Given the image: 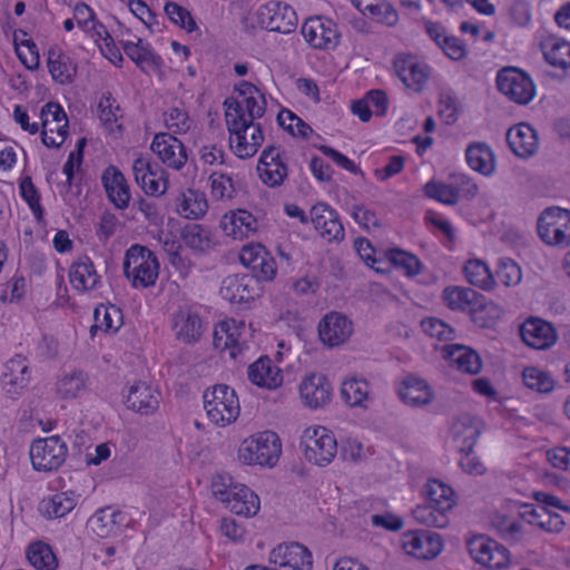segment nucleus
Masks as SVG:
<instances>
[{
    "instance_id": "nucleus-1",
    "label": "nucleus",
    "mask_w": 570,
    "mask_h": 570,
    "mask_svg": "<svg viewBox=\"0 0 570 570\" xmlns=\"http://www.w3.org/2000/svg\"><path fill=\"white\" fill-rule=\"evenodd\" d=\"M239 98L224 101L226 125L232 151L240 159L250 158L264 141L262 125L256 120L266 110L264 94L248 81L236 86Z\"/></svg>"
},
{
    "instance_id": "nucleus-2",
    "label": "nucleus",
    "mask_w": 570,
    "mask_h": 570,
    "mask_svg": "<svg viewBox=\"0 0 570 570\" xmlns=\"http://www.w3.org/2000/svg\"><path fill=\"white\" fill-rule=\"evenodd\" d=\"M124 273L135 288H147L155 285L159 275V263L156 255L141 245L130 246L125 255Z\"/></svg>"
},
{
    "instance_id": "nucleus-3",
    "label": "nucleus",
    "mask_w": 570,
    "mask_h": 570,
    "mask_svg": "<svg viewBox=\"0 0 570 570\" xmlns=\"http://www.w3.org/2000/svg\"><path fill=\"white\" fill-rule=\"evenodd\" d=\"M282 444L278 435L264 431L245 439L238 449V459L245 464L274 466L281 455Z\"/></svg>"
},
{
    "instance_id": "nucleus-4",
    "label": "nucleus",
    "mask_w": 570,
    "mask_h": 570,
    "mask_svg": "<svg viewBox=\"0 0 570 570\" xmlns=\"http://www.w3.org/2000/svg\"><path fill=\"white\" fill-rule=\"evenodd\" d=\"M204 409L208 419L216 425L233 423L239 415V401L236 392L226 384H217L203 395Z\"/></svg>"
},
{
    "instance_id": "nucleus-5",
    "label": "nucleus",
    "mask_w": 570,
    "mask_h": 570,
    "mask_svg": "<svg viewBox=\"0 0 570 570\" xmlns=\"http://www.w3.org/2000/svg\"><path fill=\"white\" fill-rule=\"evenodd\" d=\"M537 234L549 246H570V210L561 207L546 208L537 219Z\"/></svg>"
},
{
    "instance_id": "nucleus-6",
    "label": "nucleus",
    "mask_w": 570,
    "mask_h": 570,
    "mask_svg": "<svg viewBox=\"0 0 570 570\" xmlns=\"http://www.w3.org/2000/svg\"><path fill=\"white\" fill-rule=\"evenodd\" d=\"M301 446L305 459L320 466L331 463L337 453L336 439L324 426L305 429L301 438Z\"/></svg>"
},
{
    "instance_id": "nucleus-7",
    "label": "nucleus",
    "mask_w": 570,
    "mask_h": 570,
    "mask_svg": "<svg viewBox=\"0 0 570 570\" xmlns=\"http://www.w3.org/2000/svg\"><path fill=\"white\" fill-rule=\"evenodd\" d=\"M67 453V444L58 435L36 440L29 451L33 469L43 472L57 470Z\"/></svg>"
},
{
    "instance_id": "nucleus-8",
    "label": "nucleus",
    "mask_w": 570,
    "mask_h": 570,
    "mask_svg": "<svg viewBox=\"0 0 570 570\" xmlns=\"http://www.w3.org/2000/svg\"><path fill=\"white\" fill-rule=\"evenodd\" d=\"M540 50L546 65L547 76L552 79L563 80L570 70V42L554 36L542 38Z\"/></svg>"
},
{
    "instance_id": "nucleus-9",
    "label": "nucleus",
    "mask_w": 570,
    "mask_h": 570,
    "mask_svg": "<svg viewBox=\"0 0 570 570\" xmlns=\"http://www.w3.org/2000/svg\"><path fill=\"white\" fill-rule=\"evenodd\" d=\"M468 548L471 557L489 569L501 570L510 563L509 550L488 537H474L468 542Z\"/></svg>"
},
{
    "instance_id": "nucleus-10",
    "label": "nucleus",
    "mask_w": 570,
    "mask_h": 570,
    "mask_svg": "<svg viewBox=\"0 0 570 570\" xmlns=\"http://www.w3.org/2000/svg\"><path fill=\"white\" fill-rule=\"evenodd\" d=\"M497 87L500 92L520 105L529 102L534 94L530 77L514 67H505L498 72Z\"/></svg>"
},
{
    "instance_id": "nucleus-11",
    "label": "nucleus",
    "mask_w": 570,
    "mask_h": 570,
    "mask_svg": "<svg viewBox=\"0 0 570 570\" xmlns=\"http://www.w3.org/2000/svg\"><path fill=\"white\" fill-rule=\"evenodd\" d=\"M256 16L257 23L268 31L291 33L297 26L296 12L286 3L268 2L258 9Z\"/></svg>"
},
{
    "instance_id": "nucleus-12",
    "label": "nucleus",
    "mask_w": 570,
    "mask_h": 570,
    "mask_svg": "<svg viewBox=\"0 0 570 570\" xmlns=\"http://www.w3.org/2000/svg\"><path fill=\"white\" fill-rule=\"evenodd\" d=\"M302 35L315 49L331 50L336 48L341 35L336 23L324 17H311L302 26Z\"/></svg>"
},
{
    "instance_id": "nucleus-13",
    "label": "nucleus",
    "mask_w": 570,
    "mask_h": 570,
    "mask_svg": "<svg viewBox=\"0 0 570 570\" xmlns=\"http://www.w3.org/2000/svg\"><path fill=\"white\" fill-rule=\"evenodd\" d=\"M287 156L279 147L267 146L258 160L261 180L268 187H279L288 176Z\"/></svg>"
},
{
    "instance_id": "nucleus-14",
    "label": "nucleus",
    "mask_w": 570,
    "mask_h": 570,
    "mask_svg": "<svg viewBox=\"0 0 570 570\" xmlns=\"http://www.w3.org/2000/svg\"><path fill=\"white\" fill-rule=\"evenodd\" d=\"M514 513L531 524L534 517V508L528 503L510 501L507 503L505 511L493 515L492 525L504 539H518L521 534V525L515 520Z\"/></svg>"
},
{
    "instance_id": "nucleus-15",
    "label": "nucleus",
    "mask_w": 570,
    "mask_h": 570,
    "mask_svg": "<svg viewBox=\"0 0 570 570\" xmlns=\"http://www.w3.org/2000/svg\"><path fill=\"white\" fill-rule=\"evenodd\" d=\"M132 171L137 185L150 196H161L168 187L165 170L145 157H138L132 164Z\"/></svg>"
},
{
    "instance_id": "nucleus-16",
    "label": "nucleus",
    "mask_w": 570,
    "mask_h": 570,
    "mask_svg": "<svg viewBox=\"0 0 570 570\" xmlns=\"http://www.w3.org/2000/svg\"><path fill=\"white\" fill-rule=\"evenodd\" d=\"M402 547L407 554L417 559H433L442 551L443 543L436 532L414 530L403 534Z\"/></svg>"
},
{
    "instance_id": "nucleus-17",
    "label": "nucleus",
    "mask_w": 570,
    "mask_h": 570,
    "mask_svg": "<svg viewBox=\"0 0 570 570\" xmlns=\"http://www.w3.org/2000/svg\"><path fill=\"white\" fill-rule=\"evenodd\" d=\"M269 561L279 570H312V553L297 542L283 543L274 548Z\"/></svg>"
},
{
    "instance_id": "nucleus-18",
    "label": "nucleus",
    "mask_w": 570,
    "mask_h": 570,
    "mask_svg": "<svg viewBox=\"0 0 570 570\" xmlns=\"http://www.w3.org/2000/svg\"><path fill=\"white\" fill-rule=\"evenodd\" d=\"M318 336L323 344L335 347L344 344L353 334V322L338 312L327 313L318 323Z\"/></svg>"
},
{
    "instance_id": "nucleus-19",
    "label": "nucleus",
    "mask_w": 570,
    "mask_h": 570,
    "mask_svg": "<svg viewBox=\"0 0 570 570\" xmlns=\"http://www.w3.org/2000/svg\"><path fill=\"white\" fill-rule=\"evenodd\" d=\"M150 148L163 164L175 170L181 169L187 163L188 156L184 144L168 132L155 135Z\"/></svg>"
},
{
    "instance_id": "nucleus-20",
    "label": "nucleus",
    "mask_w": 570,
    "mask_h": 570,
    "mask_svg": "<svg viewBox=\"0 0 570 570\" xmlns=\"http://www.w3.org/2000/svg\"><path fill=\"white\" fill-rule=\"evenodd\" d=\"M394 69L401 81L414 91H421L430 77V67L410 55H399L394 59Z\"/></svg>"
},
{
    "instance_id": "nucleus-21",
    "label": "nucleus",
    "mask_w": 570,
    "mask_h": 570,
    "mask_svg": "<svg viewBox=\"0 0 570 570\" xmlns=\"http://www.w3.org/2000/svg\"><path fill=\"white\" fill-rule=\"evenodd\" d=\"M311 222L327 242L344 238V227L338 214L325 203H317L311 208Z\"/></svg>"
},
{
    "instance_id": "nucleus-22",
    "label": "nucleus",
    "mask_w": 570,
    "mask_h": 570,
    "mask_svg": "<svg viewBox=\"0 0 570 570\" xmlns=\"http://www.w3.org/2000/svg\"><path fill=\"white\" fill-rule=\"evenodd\" d=\"M101 181L107 197L117 209H126L129 206L131 194L124 174L115 166L105 169Z\"/></svg>"
},
{
    "instance_id": "nucleus-23",
    "label": "nucleus",
    "mask_w": 570,
    "mask_h": 570,
    "mask_svg": "<svg viewBox=\"0 0 570 570\" xmlns=\"http://www.w3.org/2000/svg\"><path fill=\"white\" fill-rule=\"evenodd\" d=\"M240 327L244 328L245 323H237L235 320L218 323L213 333L214 347L219 351H228L229 357L236 358L242 351Z\"/></svg>"
},
{
    "instance_id": "nucleus-24",
    "label": "nucleus",
    "mask_w": 570,
    "mask_h": 570,
    "mask_svg": "<svg viewBox=\"0 0 570 570\" xmlns=\"http://www.w3.org/2000/svg\"><path fill=\"white\" fill-rule=\"evenodd\" d=\"M443 303L452 311L466 312L472 316L481 306L483 295L464 286H448L442 292Z\"/></svg>"
},
{
    "instance_id": "nucleus-25",
    "label": "nucleus",
    "mask_w": 570,
    "mask_h": 570,
    "mask_svg": "<svg viewBox=\"0 0 570 570\" xmlns=\"http://www.w3.org/2000/svg\"><path fill=\"white\" fill-rule=\"evenodd\" d=\"M159 397V392L151 385L146 382H138L129 387L126 404L128 409L148 415L158 409Z\"/></svg>"
},
{
    "instance_id": "nucleus-26",
    "label": "nucleus",
    "mask_w": 570,
    "mask_h": 570,
    "mask_svg": "<svg viewBox=\"0 0 570 570\" xmlns=\"http://www.w3.org/2000/svg\"><path fill=\"white\" fill-rule=\"evenodd\" d=\"M29 382V366L26 357L16 355L4 364L1 375V385L7 394L14 396L23 390Z\"/></svg>"
},
{
    "instance_id": "nucleus-27",
    "label": "nucleus",
    "mask_w": 570,
    "mask_h": 570,
    "mask_svg": "<svg viewBox=\"0 0 570 570\" xmlns=\"http://www.w3.org/2000/svg\"><path fill=\"white\" fill-rule=\"evenodd\" d=\"M248 380L258 387L275 390L283 383L282 370L267 356H262L249 365Z\"/></svg>"
},
{
    "instance_id": "nucleus-28",
    "label": "nucleus",
    "mask_w": 570,
    "mask_h": 570,
    "mask_svg": "<svg viewBox=\"0 0 570 570\" xmlns=\"http://www.w3.org/2000/svg\"><path fill=\"white\" fill-rule=\"evenodd\" d=\"M255 279L248 275H229L220 286V295L230 303H244L256 295Z\"/></svg>"
},
{
    "instance_id": "nucleus-29",
    "label": "nucleus",
    "mask_w": 570,
    "mask_h": 570,
    "mask_svg": "<svg viewBox=\"0 0 570 570\" xmlns=\"http://www.w3.org/2000/svg\"><path fill=\"white\" fill-rule=\"evenodd\" d=\"M69 281L71 286L79 292L94 291L101 286V276L88 257H81L71 265Z\"/></svg>"
},
{
    "instance_id": "nucleus-30",
    "label": "nucleus",
    "mask_w": 570,
    "mask_h": 570,
    "mask_svg": "<svg viewBox=\"0 0 570 570\" xmlns=\"http://www.w3.org/2000/svg\"><path fill=\"white\" fill-rule=\"evenodd\" d=\"M443 356L450 364L463 373L471 375L478 374L482 368V362L479 354L461 344H450L443 347Z\"/></svg>"
},
{
    "instance_id": "nucleus-31",
    "label": "nucleus",
    "mask_w": 570,
    "mask_h": 570,
    "mask_svg": "<svg viewBox=\"0 0 570 570\" xmlns=\"http://www.w3.org/2000/svg\"><path fill=\"white\" fill-rule=\"evenodd\" d=\"M301 397L312 409H317L330 401L331 386L322 374L306 376L299 385Z\"/></svg>"
},
{
    "instance_id": "nucleus-32",
    "label": "nucleus",
    "mask_w": 570,
    "mask_h": 570,
    "mask_svg": "<svg viewBox=\"0 0 570 570\" xmlns=\"http://www.w3.org/2000/svg\"><path fill=\"white\" fill-rule=\"evenodd\" d=\"M175 208L180 217L197 220L208 210L206 195L193 188L183 190L175 199Z\"/></svg>"
},
{
    "instance_id": "nucleus-33",
    "label": "nucleus",
    "mask_w": 570,
    "mask_h": 570,
    "mask_svg": "<svg viewBox=\"0 0 570 570\" xmlns=\"http://www.w3.org/2000/svg\"><path fill=\"white\" fill-rule=\"evenodd\" d=\"M220 226L227 236H232L234 239H243L256 232L257 219L249 212L238 209L225 214L220 220Z\"/></svg>"
},
{
    "instance_id": "nucleus-34",
    "label": "nucleus",
    "mask_w": 570,
    "mask_h": 570,
    "mask_svg": "<svg viewBox=\"0 0 570 570\" xmlns=\"http://www.w3.org/2000/svg\"><path fill=\"white\" fill-rule=\"evenodd\" d=\"M122 521L120 511L106 507L89 518L88 528L99 538H110L119 532Z\"/></svg>"
},
{
    "instance_id": "nucleus-35",
    "label": "nucleus",
    "mask_w": 570,
    "mask_h": 570,
    "mask_svg": "<svg viewBox=\"0 0 570 570\" xmlns=\"http://www.w3.org/2000/svg\"><path fill=\"white\" fill-rule=\"evenodd\" d=\"M174 331L178 340L184 343H194L203 334L200 316L191 309H180L174 316Z\"/></svg>"
},
{
    "instance_id": "nucleus-36",
    "label": "nucleus",
    "mask_w": 570,
    "mask_h": 570,
    "mask_svg": "<svg viewBox=\"0 0 570 570\" xmlns=\"http://www.w3.org/2000/svg\"><path fill=\"white\" fill-rule=\"evenodd\" d=\"M507 141L515 156L527 159L534 154V128L520 122L508 130Z\"/></svg>"
},
{
    "instance_id": "nucleus-37",
    "label": "nucleus",
    "mask_w": 570,
    "mask_h": 570,
    "mask_svg": "<svg viewBox=\"0 0 570 570\" xmlns=\"http://www.w3.org/2000/svg\"><path fill=\"white\" fill-rule=\"evenodd\" d=\"M224 504L230 512L244 517H253L259 510L257 494L244 484L236 485Z\"/></svg>"
},
{
    "instance_id": "nucleus-38",
    "label": "nucleus",
    "mask_w": 570,
    "mask_h": 570,
    "mask_svg": "<svg viewBox=\"0 0 570 570\" xmlns=\"http://www.w3.org/2000/svg\"><path fill=\"white\" fill-rule=\"evenodd\" d=\"M452 434L460 451H472L481 434V423L476 417L462 415L453 423Z\"/></svg>"
},
{
    "instance_id": "nucleus-39",
    "label": "nucleus",
    "mask_w": 570,
    "mask_h": 570,
    "mask_svg": "<svg viewBox=\"0 0 570 570\" xmlns=\"http://www.w3.org/2000/svg\"><path fill=\"white\" fill-rule=\"evenodd\" d=\"M402 401L411 406H423L433 400V393L425 381L407 376L399 389Z\"/></svg>"
},
{
    "instance_id": "nucleus-40",
    "label": "nucleus",
    "mask_w": 570,
    "mask_h": 570,
    "mask_svg": "<svg viewBox=\"0 0 570 570\" xmlns=\"http://www.w3.org/2000/svg\"><path fill=\"white\" fill-rule=\"evenodd\" d=\"M89 386V376L83 371H72L62 375L56 383V393L62 400L82 397Z\"/></svg>"
},
{
    "instance_id": "nucleus-41",
    "label": "nucleus",
    "mask_w": 570,
    "mask_h": 570,
    "mask_svg": "<svg viewBox=\"0 0 570 570\" xmlns=\"http://www.w3.org/2000/svg\"><path fill=\"white\" fill-rule=\"evenodd\" d=\"M78 497L73 492H59L42 499L39 511L47 519L63 518L77 505Z\"/></svg>"
},
{
    "instance_id": "nucleus-42",
    "label": "nucleus",
    "mask_w": 570,
    "mask_h": 570,
    "mask_svg": "<svg viewBox=\"0 0 570 570\" xmlns=\"http://www.w3.org/2000/svg\"><path fill=\"white\" fill-rule=\"evenodd\" d=\"M48 68L53 80L61 85L70 83L77 72V66L70 57L57 48L48 51Z\"/></svg>"
},
{
    "instance_id": "nucleus-43",
    "label": "nucleus",
    "mask_w": 570,
    "mask_h": 570,
    "mask_svg": "<svg viewBox=\"0 0 570 570\" xmlns=\"http://www.w3.org/2000/svg\"><path fill=\"white\" fill-rule=\"evenodd\" d=\"M465 157L473 170L484 176H489L494 171V156L488 145L483 142L469 145Z\"/></svg>"
},
{
    "instance_id": "nucleus-44",
    "label": "nucleus",
    "mask_w": 570,
    "mask_h": 570,
    "mask_svg": "<svg viewBox=\"0 0 570 570\" xmlns=\"http://www.w3.org/2000/svg\"><path fill=\"white\" fill-rule=\"evenodd\" d=\"M424 490L428 503L439 507L441 511L451 513L455 505L454 491L451 487L440 480L432 479L426 482Z\"/></svg>"
},
{
    "instance_id": "nucleus-45",
    "label": "nucleus",
    "mask_w": 570,
    "mask_h": 570,
    "mask_svg": "<svg viewBox=\"0 0 570 570\" xmlns=\"http://www.w3.org/2000/svg\"><path fill=\"white\" fill-rule=\"evenodd\" d=\"M463 273L465 279L473 286L483 291H491L495 286V279L488 265L481 259H469Z\"/></svg>"
},
{
    "instance_id": "nucleus-46",
    "label": "nucleus",
    "mask_w": 570,
    "mask_h": 570,
    "mask_svg": "<svg viewBox=\"0 0 570 570\" xmlns=\"http://www.w3.org/2000/svg\"><path fill=\"white\" fill-rule=\"evenodd\" d=\"M412 514L419 523L426 527L445 528L450 523V513L428 502L413 509Z\"/></svg>"
},
{
    "instance_id": "nucleus-47",
    "label": "nucleus",
    "mask_w": 570,
    "mask_h": 570,
    "mask_svg": "<svg viewBox=\"0 0 570 570\" xmlns=\"http://www.w3.org/2000/svg\"><path fill=\"white\" fill-rule=\"evenodd\" d=\"M183 239L187 247L200 253L208 252L215 245L210 230L198 224L187 226Z\"/></svg>"
},
{
    "instance_id": "nucleus-48",
    "label": "nucleus",
    "mask_w": 570,
    "mask_h": 570,
    "mask_svg": "<svg viewBox=\"0 0 570 570\" xmlns=\"http://www.w3.org/2000/svg\"><path fill=\"white\" fill-rule=\"evenodd\" d=\"M27 558L37 570H56L58 566L51 548L41 542L33 543L28 548Z\"/></svg>"
},
{
    "instance_id": "nucleus-49",
    "label": "nucleus",
    "mask_w": 570,
    "mask_h": 570,
    "mask_svg": "<svg viewBox=\"0 0 570 570\" xmlns=\"http://www.w3.org/2000/svg\"><path fill=\"white\" fill-rule=\"evenodd\" d=\"M95 327L105 332H117L122 324L121 311L115 305H100L95 309Z\"/></svg>"
},
{
    "instance_id": "nucleus-50",
    "label": "nucleus",
    "mask_w": 570,
    "mask_h": 570,
    "mask_svg": "<svg viewBox=\"0 0 570 570\" xmlns=\"http://www.w3.org/2000/svg\"><path fill=\"white\" fill-rule=\"evenodd\" d=\"M125 53L140 68L144 65H157L160 58L151 50L148 43H145L140 38L134 41L124 42Z\"/></svg>"
},
{
    "instance_id": "nucleus-51",
    "label": "nucleus",
    "mask_w": 570,
    "mask_h": 570,
    "mask_svg": "<svg viewBox=\"0 0 570 570\" xmlns=\"http://www.w3.org/2000/svg\"><path fill=\"white\" fill-rule=\"evenodd\" d=\"M341 395L351 406H360L368 396V383L362 379L351 377L343 382Z\"/></svg>"
},
{
    "instance_id": "nucleus-52",
    "label": "nucleus",
    "mask_w": 570,
    "mask_h": 570,
    "mask_svg": "<svg viewBox=\"0 0 570 570\" xmlns=\"http://www.w3.org/2000/svg\"><path fill=\"white\" fill-rule=\"evenodd\" d=\"M277 122L294 137L307 139L313 134L312 127L288 109L281 110Z\"/></svg>"
},
{
    "instance_id": "nucleus-53",
    "label": "nucleus",
    "mask_w": 570,
    "mask_h": 570,
    "mask_svg": "<svg viewBox=\"0 0 570 570\" xmlns=\"http://www.w3.org/2000/svg\"><path fill=\"white\" fill-rule=\"evenodd\" d=\"M98 117L100 122L109 130L122 117V110L116 99L109 94H104L98 102Z\"/></svg>"
},
{
    "instance_id": "nucleus-54",
    "label": "nucleus",
    "mask_w": 570,
    "mask_h": 570,
    "mask_svg": "<svg viewBox=\"0 0 570 570\" xmlns=\"http://www.w3.org/2000/svg\"><path fill=\"white\" fill-rule=\"evenodd\" d=\"M386 256L396 268L404 271L407 276H416L421 273V262L411 253L400 248H391Z\"/></svg>"
},
{
    "instance_id": "nucleus-55",
    "label": "nucleus",
    "mask_w": 570,
    "mask_h": 570,
    "mask_svg": "<svg viewBox=\"0 0 570 570\" xmlns=\"http://www.w3.org/2000/svg\"><path fill=\"white\" fill-rule=\"evenodd\" d=\"M42 124L41 140L49 148H59L68 136V120L62 124H53L46 119Z\"/></svg>"
},
{
    "instance_id": "nucleus-56",
    "label": "nucleus",
    "mask_w": 570,
    "mask_h": 570,
    "mask_svg": "<svg viewBox=\"0 0 570 570\" xmlns=\"http://www.w3.org/2000/svg\"><path fill=\"white\" fill-rule=\"evenodd\" d=\"M564 527L563 518L547 505H537V528L549 532L559 533Z\"/></svg>"
},
{
    "instance_id": "nucleus-57",
    "label": "nucleus",
    "mask_w": 570,
    "mask_h": 570,
    "mask_svg": "<svg viewBox=\"0 0 570 570\" xmlns=\"http://www.w3.org/2000/svg\"><path fill=\"white\" fill-rule=\"evenodd\" d=\"M537 450L540 451L546 461L554 469L562 471H570V448L566 446H551L549 448L547 444H541L537 446Z\"/></svg>"
},
{
    "instance_id": "nucleus-58",
    "label": "nucleus",
    "mask_w": 570,
    "mask_h": 570,
    "mask_svg": "<svg viewBox=\"0 0 570 570\" xmlns=\"http://www.w3.org/2000/svg\"><path fill=\"white\" fill-rule=\"evenodd\" d=\"M559 341V333L554 324L537 317V351H549Z\"/></svg>"
},
{
    "instance_id": "nucleus-59",
    "label": "nucleus",
    "mask_w": 570,
    "mask_h": 570,
    "mask_svg": "<svg viewBox=\"0 0 570 570\" xmlns=\"http://www.w3.org/2000/svg\"><path fill=\"white\" fill-rule=\"evenodd\" d=\"M504 311L501 306L493 302L485 303L484 297L481 298V306L474 312L473 322L481 327H492L502 318Z\"/></svg>"
},
{
    "instance_id": "nucleus-60",
    "label": "nucleus",
    "mask_w": 570,
    "mask_h": 570,
    "mask_svg": "<svg viewBox=\"0 0 570 570\" xmlns=\"http://www.w3.org/2000/svg\"><path fill=\"white\" fill-rule=\"evenodd\" d=\"M210 194L214 199H230L235 194V187L230 176L214 171L209 176Z\"/></svg>"
},
{
    "instance_id": "nucleus-61",
    "label": "nucleus",
    "mask_w": 570,
    "mask_h": 570,
    "mask_svg": "<svg viewBox=\"0 0 570 570\" xmlns=\"http://www.w3.org/2000/svg\"><path fill=\"white\" fill-rule=\"evenodd\" d=\"M497 277L505 286H515L522 279L521 268L511 258H500L498 263Z\"/></svg>"
},
{
    "instance_id": "nucleus-62",
    "label": "nucleus",
    "mask_w": 570,
    "mask_h": 570,
    "mask_svg": "<svg viewBox=\"0 0 570 570\" xmlns=\"http://www.w3.org/2000/svg\"><path fill=\"white\" fill-rule=\"evenodd\" d=\"M164 10L171 22L180 26L186 31L193 32L197 28L189 11L178 3L171 1L167 2Z\"/></svg>"
},
{
    "instance_id": "nucleus-63",
    "label": "nucleus",
    "mask_w": 570,
    "mask_h": 570,
    "mask_svg": "<svg viewBox=\"0 0 570 570\" xmlns=\"http://www.w3.org/2000/svg\"><path fill=\"white\" fill-rule=\"evenodd\" d=\"M426 196L436 199L446 205H455L458 199V190L453 184L446 185L442 183L430 181L424 187Z\"/></svg>"
},
{
    "instance_id": "nucleus-64",
    "label": "nucleus",
    "mask_w": 570,
    "mask_h": 570,
    "mask_svg": "<svg viewBox=\"0 0 570 570\" xmlns=\"http://www.w3.org/2000/svg\"><path fill=\"white\" fill-rule=\"evenodd\" d=\"M165 122L175 134H185L191 127L187 111L178 107H173L165 114Z\"/></svg>"
}]
</instances>
